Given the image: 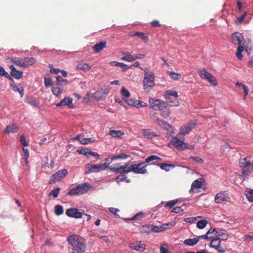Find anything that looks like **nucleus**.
<instances>
[{"mask_svg": "<svg viewBox=\"0 0 253 253\" xmlns=\"http://www.w3.org/2000/svg\"><path fill=\"white\" fill-rule=\"evenodd\" d=\"M221 241L218 238H214L211 240L210 247L214 249L219 253H224L226 251L225 248L221 245Z\"/></svg>", "mask_w": 253, "mask_h": 253, "instance_id": "ddd939ff", "label": "nucleus"}, {"mask_svg": "<svg viewBox=\"0 0 253 253\" xmlns=\"http://www.w3.org/2000/svg\"><path fill=\"white\" fill-rule=\"evenodd\" d=\"M9 68L11 70L10 74L12 77L18 80L22 78L23 72L17 70L13 65H10Z\"/></svg>", "mask_w": 253, "mask_h": 253, "instance_id": "aec40b11", "label": "nucleus"}, {"mask_svg": "<svg viewBox=\"0 0 253 253\" xmlns=\"http://www.w3.org/2000/svg\"><path fill=\"white\" fill-rule=\"evenodd\" d=\"M252 158L247 157L246 158L241 159L240 160V165L242 168L243 172L245 174H248L253 172V165L251 162Z\"/></svg>", "mask_w": 253, "mask_h": 253, "instance_id": "1a4fd4ad", "label": "nucleus"}, {"mask_svg": "<svg viewBox=\"0 0 253 253\" xmlns=\"http://www.w3.org/2000/svg\"><path fill=\"white\" fill-rule=\"evenodd\" d=\"M236 85L237 86H239V87H243V88L244 89V91L245 94V96H246V95H247L248 94V91H249L248 88L243 84L240 83H239V82H237L236 83Z\"/></svg>", "mask_w": 253, "mask_h": 253, "instance_id": "6e6d98bb", "label": "nucleus"}, {"mask_svg": "<svg viewBox=\"0 0 253 253\" xmlns=\"http://www.w3.org/2000/svg\"><path fill=\"white\" fill-rule=\"evenodd\" d=\"M175 224H176V222L175 221H171L170 222L164 223V224H162L164 231L171 228Z\"/></svg>", "mask_w": 253, "mask_h": 253, "instance_id": "49530a36", "label": "nucleus"}, {"mask_svg": "<svg viewBox=\"0 0 253 253\" xmlns=\"http://www.w3.org/2000/svg\"><path fill=\"white\" fill-rule=\"evenodd\" d=\"M102 92L103 95V97H105L109 92V89L107 87L102 88L97 91V94Z\"/></svg>", "mask_w": 253, "mask_h": 253, "instance_id": "4d7b16f0", "label": "nucleus"}, {"mask_svg": "<svg viewBox=\"0 0 253 253\" xmlns=\"http://www.w3.org/2000/svg\"><path fill=\"white\" fill-rule=\"evenodd\" d=\"M144 228H146L147 232H159L164 231L163 227L162 225H145L144 226Z\"/></svg>", "mask_w": 253, "mask_h": 253, "instance_id": "412c9836", "label": "nucleus"}, {"mask_svg": "<svg viewBox=\"0 0 253 253\" xmlns=\"http://www.w3.org/2000/svg\"><path fill=\"white\" fill-rule=\"evenodd\" d=\"M77 68L83 71H88L91 69V66L87 63L81 61L78 63Z\"/></svg>", "mask_w": 253, "mask_h": 253, "instance_id": "c756f323", "label": "nucleus"}, {"mask_svg": "<svg viewBox=\"0 0 253 253\" xmlns=\"http://www.w3.org/2000/svg\"><path fill=\"white\" fill-rule=\"evenodd\" d=\"M56 106L57 107L68 106L70 108H74V105L73 104V98L70 97H65L60 102L57 103Z\"/></svg>", "mask_w": 253, "mask_h": 253, "instance_id": "a211bd4d", "label": "nucleus"}, {"mask_svg": "<svg viewBox=\"0 0 253 253\" xmlns=\"http://www.w3.org/2000/svg\"><path fill=\"white\" fill-rule=\"evenodd\" d=\"M12 89L14 91H17L20 93L21 97L24 95V89L20 84H13L11 85Z\"/></svg>", "mask_w": 253, "mask_h": 253, "instance_id": "c85d7f7f", "label": "nucleus"}, {"mask_svg": "<svg viewBox=\"0 0 253 253\" xmlns=\"http://www.w3.org/2000/svg\"><path fill=\"white\" fill-rule=\"evenodd\" d=\"M144 213L142 212H140L136 214L131 218H126V220H139L142 219L144 216Z\"/></svg>", "mask_w": 253, "mask_h": 253, "instance_id": "37998d69", "label": "nucleus"}, {"mask_svg": "<svg viewBox=\"0 0 253 253\" xmlns=\"http://www.w3.org/2000/svg\"><path fill=\"white\" fill-rule=\"evenodd\" d=\"M137 100L135 99L130 98L126 99V102L129 105L136 107Z\"/></svg>", "mask_w": 253, "mask_h": 253, "instance_id": "e2e57ef3", "label": "nucleus"}, {"mask_svg": "<svg viewBox=\"0 0 253 253\" xmlns=\"http://www.w3.org/2000/svg\"><path fill=\"white\" fill-rule=\"evenodd\" d=\"M198 73L200 77L203 79L206 80L209 76H210V73L207 72V71L205 69H203L202 70H199L198 71Z\"/></svg>", "mask_w": 253, "mask_h": 253, "instance_id": "a19ab883", "label": "nucleus"}, {"mask_svg": "<svg viewBox=\"0 0 253 253\" xmlns=\"http://www.w3.org/2000/svg\"><path fill=\"white\" fill-rule=\"evenodd\" d=\"M198 242V239L195 238L193 239H187L184 241L183 244L189 246H193L196 245Z\"/></svg>", "mask_w": 253, "mask_h": 253, "instance_id": "473e14b6", "label": "nucleus"}, {"mask_svg": "<svg viewBox=\"0 0 253 253\" xmlns=\"http://www.w3.org/2000/svg\"><path fill=\"white\" fill-rule=\"evenodd\" d=\"M66 215L70 217L75 218H81L83 215L82 212H80L79 210L76 208L68 209L66 211Z\"/></svg>", "mask_w": 253, "mask_h": 253, "instance_id": "dca6fc26", "label": "nucleus"}, {"mask_svg": "<svg viewBox=\"0 0 253 253\" xmlns=\"http://www.w3.org/2000/svg\"><path fill=\"white\" fill-rule=\"evenodd\" d=\"M142 131L144 136L148 138H152L154 136H156L155 133L150 129H143Z\"/></svg>", "mask_w": 253, "mask_h": 253, "instance_id": "f704fd0d", "label": "nucleus"}, {"mask_svg": "<svg viewBox=\"0 0 253 253\" xmlns=\"http://www.w3.org/2000/svg\"><path fill=\"white\" fill-rule=\"evenodd\" d=\"M130 249L139 252H143L146 249V245L142 241H138L129 245Z\"/></svg>", "mask_w": 253, "mask_h": 253, "instance_id": "f3484780", "label": "nucleus"}, {"mask_svg": "<svg viewBox=\"0 0 253 253\" xmlns=\"http://www.w3.org/2000/svg\"><path fill=\"white\" fill-rule=\"evenodd\" d=\"M129 164V163H125L124 165L116 164L111 165L109 169L112 171L120 173L132 171L136 174H145L147 171L146 166H143V163L132 165L131 167H128Z\"/></svg>", "mask_w": 253, "mask_h": 253, "instance_id": "f257e3e1", "label": "nucleus"}, {"mask_svg": "<svg viewBox=\"0 0 253 253\" xmlns=\"http://www.w3.org/2000/svg\"><path fill=\"white\" fill-rule=\"evenodd\" d=\"M0 75L1 76L5 77L6 78H7L10 80H12V78L9 76L8 74L6 72H5L4 69L3 67H0Z\"/></svg>", "mask_w": 253, "mask_h": 253, "instance_id": "603ef678", "label": "nucleus"}, {"mask_svg": "<svg viewBox=\"0 0 253 253\" xmlns=\"http://www.w3.org/2000/svg\"><path fill=\"white\" fill-rule=\"evenodd\" d=\"M124 56L122 57V59L123 60L126 61L128 62H133L134 61V58L133 57V55H131L128 52H124L123 53Z\"/></svg>", "mask_w": 253, "mask_h": 253, "instance_id": "4c0bfd02", "label": "nucleus"}, {"mask_svg": "<svg viewBox=\"0 0 253 253\" xmlns=\"http://www.w3.org/2000/svg\"><path fill=\"white\" fill-rule=\"evenodd\" d=\"M169 146L173 149H176L179 151L185 149H192L194 148V146L190 143H169Z\"/></svg>", "mask_w": 253, "mask_h": 253, "instance_id": "4468645a", "label": "nucleus"}, {"mask_svg": "<svg viewBox=\"0 0 253 253\" xmlns=\"http://www.w3.org/2000/svg\"><path fill=\"white\" fill-rule=\"evenodd\" d=\"M162 160V159L156 155H151L148 157L145 160L146 163H151V165L159 166V162Z\"/></svg>", "mask_w": 253, "mask_h": 253, "instance_id": "6ab92c4d", "label": "nucleus"}, {"mask_svg": "<svg viewBox=\"0 0 253 253\" xmlns=\"http://www.w3.org/2000/svg\"><path fill=\"white\" fill-rule=\"evenodd\" d=\"M164 96L167 99V104L169 103L170 106H178L179 102L178 100V95L175 90H168L164 94Z\"/></svg>", "mask_w": 253, "mask_h": 253, "instance_id": "0eeeda50", "label": "nucleus"}, {"mask_svg": "<svg viewBox=\"0 0 253 253\" xmlns=\"http://www.w3.org/2000/svg\"><path fill=\"white\" fill-rule=\"evenodd\" d=\"M18 130V127L14 124L7 126L4 130V133L6 134L13 133L17 132Z\"/></svg>", "mask_w": 253, "mask_h": 253, "instance_id": "bb28decb", "label": "nucleus"}, {"mask_svg": "<svg viewBox=\"0 0 253 253\" xmlns=\"http://www.w3.org/2000/svg\"><path fill=\"white\" fill-rule=\"evenodd\" d=\"M153 120L162 128L168 130L170 132H173L174 131L173 127L169 124L159 117H154Z\"/></svg>", "mask_w": 253, "mask_h": 253, "instance_id": "f8f14e48", "label": "nucleus"}, {"mask_svg": "<svg viewBox=\"0 0 253 253\" xmlns=\"http://www.w3.org/2000/svg\"><path fill=\"white\" fill-rule=\"evenodd\" d=\"M112 136L115 137H120L124 134V133L121 130H111L109 132Z\"/></svg>", "mask_w": 253, "mask_h": 253, "instance_id": "58836bf2", "label": "nucleus"}, {"mask_svg": "<svg viewBox=\"0 0 253 253\" xmlns=\"http://www.w3.org/2000/svg\"><path fill=\"white\" fill-rule=\"evenodd\" d=\"M194 124L188 123L181 126L179 133L177 134L176 140L174 142H184V140H180L184 135L188 134L194 128Z\"/></svg>", "mask_w": 253, "mask_h": 253, "instance_id": "9d476101", "label": "nucleus"}, {"mask_svg": "<svg viewBox=\"0 0 253 253\" xmlns=\"http://www.w3.org/2000/svg\"><path fill=\"white\" fill-rule=\"evenodd\" d=\"M90 187V185L87 183L81 184L70 190L67 194L70 196L81 195L86 193Z\"/></svg>", "mask_w": 253, "mask_h": 253, "instance_id": "423d86ee", "label": "nucleus"}, {"mask_svg": "<svg viewBox=\"0 0 253 253\" xmlns=\"http://www.w3.org/2000/svg\"><path fill=\"white\" fill-rule=\"evenodd\" d=\"M208 223V221L206 219L200 220L197 222L196 226L200 229H203L206 227Z\"/></svg>", "mask_w": 253, "mask_h": 253, "instance_id": "e433bc0d", "label": "nucleus"}, {"mask_svg": "<svg viewBox=\"0 0 253 253\" xmlns=\"http://www.w3.org/2000/svg\"><path fill=\"white\" fill-rule=\"evenodd\" d=\"M206 80H207L210 83H211L213 86H216L217 85V82L215 77L213 76L211 74L208 77Z\"/></svg>", "mask_w": 253, "mask_h": 253, "instance_id": "a18cd8bd", "label": "nucleus"}, {"mask_svg": "<svg viewBox=\"0 0 253 253\" xmlns=\"http://www.w3.org/2000/svg\"><path fill=\"white\" fill-rule=\"evenodd\" d=\"M247 15V12H244L240 17L237 18V21L239 23H241L243 22L245 17Z\"/></svg>", "mask_w": 253, "mask_h": 253, "instance_id": "69168bd1", "label": "nucleus"}, {"mask_svg": "<svg viewBox=\"0 0 253 253\" xmlns=\"http://www.w3.org/2000/svg\"><path fill=\"white\" fill-rule=\"evenodd\" d=\"M36 60L34 57H26L23 58V67L27 68L35 63Z\"/></svg>", "mask_w": 253, "mask_h": 253, "instance_id": "b1692460", "label": "nucleus"}, {"mask_svg": "<svg viewBox=\"0 0 253 253\" xmlns=\"http://www.w3.org/2000/svg\"><path fill=\"white\" fill-rule=\"evenodd\" d=\"M28 144V143H23L22 148V152L23 153L24 158L25 159L26 164H28V159L29 158V151L27 148Z\"/></svg>", "mask_w": 253, "mask_h": 253, "instance_id": "2f4dec72", "label": "nucleus"}, {"mask_svg": "<svg viewBox=\"0 0 253 253\" xmlns=\"http://www.w3.org/2000/svg\"><path fill=\"white\" fill-rule=\"evenodd\" d=\"M155 75L153 72L150 71L149 68L144 69V77L143 81L144 90L146 92L150 91L155 86Z\"/></svg>", "mask_w": 253, "mask_h": 253, "instance_id": "20e7f679", "label": "nucleus"}, {"mask_svg": "<svg viewBox=\"0 0 253 253\" xmlns=\"http://www.w3.org/2000/svg\"><path fill=\"white\" fill-rule=\"evenodd\" d=\"M202 186V179H197L195 180L191 185L190 191H194L195 189L200 188Z\"/></svg>", "mask_w": 253, "mask_h": 253, "instance_id": "cd10ccee", "label": "nucleus"}, {"mask_svg": "<svg viewBox=\"0 0 253 253\" xmlns=\"http://www.w3.org/2000/svg\"><path fill=\"white\" fill-rule=\"evenodd\" d=\"M232 42L234 44L238 45V47L236 52V56L239 60L243 58L242 52L244 49V47L242 45V42L244 39L243 35L239 32H235L232 35Z\"/></svg>", "mask_w": 253, "mask_h": 253, "instance_id": "39448f33", "label": "nucleus"}, {"mask_svg": "<svg viewBox=\"0 0 253 253\" xmlns=\"http://www.w3.org/2000/svg\"><path fill=\"white\" fill-rule=\"evenodd\" d=\"M128 35L130 37L137 36L141 39L145 43H147L148 41L147 35L142 32H130Z\"/></svg>", "mask_w": 253, "mask_h": 253, "instance_id": "4be33fe9", "label": "nucleus"}, {"mask_svg": "<svg viewBox=\"0 0 253 253\" xmlns=\"http://www.w3.org/2000/svg\"><path fill=\"white\" fill-rule=\"evenodd\" d=\"M13 62L17 65L23 67V58L20 59L17 57H15L13 59Z\"/></svg>", "mask_w": 253, "mask_h": 253, "instance_id": "5fc2aeb1", "label": "nucleus"}, {"mask_svg": "<svg viewBox=\"0 0 253 253\" xmlns=\"http://www.w3.org/2000/svg\"><path fill=\"white\" fill-rule=\"evenodd\" d=\"M149 105V104L145 103L142 101L137 100L136 107L138 108H139L143 107H148Z\"/></svg>", "mask_w": 253, "mask_h": 253, "instance_id": "13d9d810", "label": "nucleus"}, {"mask_svg": "<svg viewBox=\"0 0 253 253\" xmlns=\"http://www.w3.org/2000/svg\"><path fill=\"white\" fill-rule=\"evenodd\" d=\"M191 159L198 164H202L204 162V160L202 158L198 157H191Z\"/></svg>", "mask_w": 253, "mask_h": 253, "instance_id": "338daca9", "label": "nucleus"}, {"mask_svg": "<svg viewBox=\"0 0 253 253\" xmlns=\"http://www.w3.org/2000/svg\"><path fill=\"white\" fill-rule=\"evenodd\" d=\"M145 56V55L144 54H137L135 53L133 54V57L134 58V61L137 59H142Z\"/></svg>", "mask_w": 253, "mask_h": 253, "instance_id": "0e129e2a", "label": "nucleus"}, {"mask_svg": "<svg viewBox=\"0 0 253 253\" xmlns=\"http://www.w3.org/2000/svg\"><path fill=\"white\" fill-rule=\"evenodd\" d=\"M217 232L218 231L216 229L211 227L209 229L207 233L208 235L211 234H214L216 236Z\"/></svg>", "mask_w": 253, "mask_h": 253, "instance_id": "774afa93", "label": "nucleus"}, {"mask_svg": "<svg viewBox=\"0 0 253 253\" xmlns=\"http://www.w3.org/2000/svg\"><path fill=\"white\" fill-rule=\"evenodd\" d=\"M27 102L30 105L34 106L37 107L38 103L36 100V99L34 97H29L27 99Z\"/></svg>", "mask_w": 253, "mask_h": 253, "instance_id": "09e8293b", "label": "nucleus"}, {"mask_svg": "<svg viewBox=\"0 0 253 253\" xmlns=\"http://www.w3.org/2000/svg\"><path fill=\"white\" fill-rule=\"evenodd\" d=\"M245 194L248 200L250 202L253 203V190L251 189H248L246 190Z\"/></svg>", "mask_w": 253, "mask_h": 253, "instance_id": "79ce46f5", "label": "nucleus"}, {"mask_svg": "<svg viewBox=\"0 0 253 253\" xmlns=\"http://www.w3.org/2000/svg\"><path fill=\"white\" fill-rule=\"evenodd\" d=\"M108 165L106 164H87L84 167L85 174L98 172L100 171L105 169L107 168Z\"/></svg>", "mask_w": 253, "mask_h": 253, "instance_id": "6e6552de", "label": "nucleus"}, {"mask_svg": "<svg viewBox=\"0 0 253 253\" xmlns=\"http://www.w3.org/2000/svg\"><path fill=\"white\" fill-rule=\"evenodd\" d=\"M169 75L170 76L171 78L175 80H179L181 77V75L180 74L173 72H170L169 73Z\"/></svg>", "mask_w": 253, "mask_h": 253, "instance_id": "864d4df0", "label": "nucleus"}, {"mask_svg": "<svg viewBox=\"0 0 253 253\" xmlns=\"http://www.w3.org/2000/svg\"><path fill=\"white\" fill-rule=\"evenodd\" d=\"M130 157V155L129 154L122 152L120 154H117L113 156V157L111 158V162L117 159L125 160L128 159Z\"/></svg>", "mask_w": 253, "mask_h": 253, "instance_id": "393cba45", "label": "nucleus"}, {"mask_svg": "<svg viewBox=\"0 0 253 253\" xmlns=\"http://www.w3.org/2000/svg\"><path fill=\"white\" fill-rule=\"evenodd\" d=\"M121 93L122 96L125 97H128L130 95L129 91L124 86L122 88Z\"/></svg>", "mask_w": 253, "mask_h": 253, "instance_id": "bf43d9fd", "label": "nucleus"}, {"mask_svg": "<svg viewBox=\"0 0 253 253\" xmlns=\"http://www.w3.org/2000/svg\"><path fill=\"white\" fill-rule=\"evenodd\" d=\"M116 180L118 182H120L123 181H126L127 183L130 182V180L129 179H126V175H120L116 177Z\"/></svg>", "mask_w": 253, "mask_h": 253, "instance_id": "3c124183", "label": "nucleus"}, {"mask_svg": "<svg viewBox=\"0 0 253 253\" xmlns=\"http://www.w3.org/2000/svg\"><path fill=\"white\" fill-rule=\"evenodd\" d=\"M106 42L101 41L100 42L96 43L93 46V49L96 53H98L103 50L106 47Z\"/></svg>", "mask_w": 253, "mask_h": 253, "instance_id": "a878e982", "label": "nucleus"}, {"mask_svg": "<svg viewBox=\"0 0 253 253\" xmlns=\"http://www.w3.org/2000/svg\"><path fill=\"white\" fill-rule=\"evenodd\" d=\"M63 90V88L60 86H57L56 84L52 87V92L55 95L59 96V95L62 92Z\"/></svg>", "mask_w": 253, "mask_h": 253, "instance_id": "72a5a7b5", "label": "nucleus"}, {"mask_svg": "<svg viewBox=\"0 0 253 253\" xmlns=\"http://www.w3.org/2000/svg\"><path fill=\"white\" fill-rule=\"evenodd\" d=\"M149 104L151 108L161 111L162 117L165 119L168 118L171 114V111L168 104L161 99L150 97Z\"/></svg>", "mask_w": 253, "mask_h": 253, "instance_id": "f03ea898", "label": "nucleus"}, {"mask_svg": "<svg viewBox=\"0 0 253 253\" xmlns=\"http://www.w3.org/2000/svg\"><path fill=\"white\" fill-rule=\"evenodd\" d=\"M175 167V165L172 164H168L163 163L160 165V168L162 169L165 170L166 171H169L170 170V168H174Z\"/></svg>", "mask_w": 253, "mask_h": 253, "instance_id": "c03bdc74", "label": "nucleus"}, {"mask_svg": "<svg viewBox=\"0 0 253 253\" xmlns=\"http://www.w3.org/2000/svg\"><path fill=\"white\" fill-rule=\"evenodd\" d=\"M44 81L45 87H47L51 85L52 84V82L50 78L49 77H44Z\"/></svg>", "mask_w": 253, "mask_h": 253, "instance_id": "052dcab7", "label": "nucleus"}, {"mask_svg": "<svg viewBox=\"0 0 253 253\" xmlns=\"http://www.w3.org/2000/svg\"><path fill=\"white\" fill-rule=\"evenodd\" d=\"M228 236L229 235L226 233L219 232L218 231L215 238H218L220 240V241H221V240L226 241L227 240Z\"/></svg>", "mask_w": 253, "mask_h": 253, "instance_id": "c9c22d12", "label": "nucleus"}, {"mask_svg": "<svg viewBox=\"0 0 253 253\" xmlns=\"http://www.w3.org/2000/svg\"><path fill=\"white\" fill-rule=\"evenodd\" d=\"M68 83V81L63 79L62 77L58 76L56 77V85L60 86L62 88H64V86H66Z\"/></svg>", "mask_w": 253, "mask_h": 253, "instance_id": "7c9ffc66", "label": "nucleus"}, {"mask_svg": "<svg viewBox=\"0 0 253 253\" xmlns=\"http://www.w3.org/2000/svg\"><path fill=\"white\" fill-rule=\"evenodd\" d=\"M69 244L73 247L72 253H84L86 249V242L84 238L77 234L69 236Z\"/></svg>", "mask_w": 253, "mask_h": 253, "instance_id": "7ed1b4c3", "label": "nucleus"}, {"mask_svg": "<svg viewBox=\"0 0 253 253\" xmlns=\"http://www.w3.org/2000/svg\"><path fill=\"white\" fill-rule=\"evenodd\" d=\"M72 141H78L79 142H92L94 140L92 138H86L84 135L79 134L71 139Z\"/></svg>", "mask_w": 253, "mask_h": 253, "instance_id": "5701e85b", "label": "nucleus"}, {"mask_svg": "<svg viewBox=\"0 0 253 253\" xmlns=\"http://www.w3.org/2000/svg\"><path fill=\"white\" fill-rule=\"evenodd\" d=\"M177 202V200H172L167 202L165 207L168 208H171L175 206Z\"/></svg>", "mask_w": 253, "mask_h": 253, "instance_id": "680f3d73", "label": "nucleus"}, {"mask_svg": "<svg viewBox=\"0 0 253 253\" xmlns=\"http://www.w3.org/2000/svg\"><path fill=\"white\" fill-rule=\"evenodd\" d=\"M60 188L57 187L56 189L52 190L49 194V196H52L54 198L58 197L60 191Z\"/></svg>", "mask_w": 253, "mask_h": 253, "instance_id": "8fccbe9b", "label": "nucleus"}, {"mask_svg": "<svg viewBox=\"0 0 253 253\" xmlns=\"http://www.w3.org/2000/svg\"><path fill=\"white\" fill-rule=\"evenodd\" d=\"M89 149L86 148L80 147L78 150L77 152L80 154L84 155L87 157H89Z\"/></svg>", "mask_w": 253, "mask_h": 253, "instance_id": "ea45409f", "label": "nucleus"}, {"mask_svg": "<svg viewBox=\"0 0 253 253\" xmlns=\"http://www.w3.org/2000/svg\"><path fill=\"white\" fill-rule=\"evenodd\" d=\"M229 197L225 192L218 193L215 196V202L217 204H222L229 201Z\"/></svg>", "mask_w": 253, "mask_h": 253, "instance_id": "2eb2a0df", "label": "nucleus"}, {"mask_svg": "<svg viewBox=\"0 0 253 253\" xmlns=\"http://www.w3.org/2000/svg\"><path fill=\"white\" fill-rule=\"evenodd\" d=\"M54 212L57 215H59L63 213V208L62 206L57 205L54 207Z\"/></svg>", "mask_w": 253, "mask_h": 253, "instance_id": "de8ad7c7", "label": "nucleus"}, {"mask_svg": "<svg viewBox=\"0 0 253 253\" xmlns=\"http://www.w3.org/2000/svg\"><path fill=\"white\" fill-rule=\"evenodd\" d=\"M68 172L66 169H61L57 171L55 173L52 174L49 180V184H52L56 181H58L64 178Z\"/></svg>", "mask_w": 253, "mask_h": 253, "instance_id": "9b49d317", "label": "nucleus"}]
</instances>
